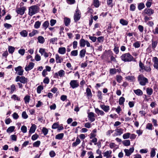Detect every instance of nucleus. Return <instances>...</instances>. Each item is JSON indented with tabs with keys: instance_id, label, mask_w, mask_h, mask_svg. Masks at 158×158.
<instances>
[{
	"instance_id": "obj_1",
	"label": "nucleus",
	"mask_w": 158,
	"mask_h": 158,
	"mask_svg": "<svg viewBox=\"0 0 158 158\" xmlns=\"http://www.w3.org/2000/svg\"><path fill=\"white\" fill-rule=\"evenodd\" d=\"M120 57L122 60L125 62L134 61L133 57L129 53L123 54Z\"/></svg>"
},
{
	"instance_id": "obj_2",
	"label": "nucleus",
	"mask_w": 158,
	"mask_h": 158,
	"mask_svg": "<svg viewBox=\"0 0 158 158\" xmlns=\"http://www.w3.org/2000/svg\"><path fill=\"white\" fill-rule=\"evenodd\" d=\"M39 9V6L37 5L31 6L29 9V15L31 16H32L37 13Z\"/></svg>"
},
{
	"instance_id": "obj_3",
	"label": "nucleus",
	"mask_w": 158,
	"mask_h": 158,
	"mask_svg": "<svg viewBox=\"0 0 158 158\" xmlns=\"http://www.w3.org/2000/svg\"><path fill=\"white\" fill-rule=\"evenodd\" d=\"M138 81L140 84L142 85H144L148 82V79L143 75H139L138 77Z\"/></svg>"
},
{
	"instance_id": "obj_4",
	"label": "nucleus",
	"mask_w": 158,
	"mask_h": 158,
	"mask_svg": "<svg viewBox=\"0 0 158 158\" xmlns=\"http://www.w3.org/2000/svg\"><path fill=\"white\" fill-rule=\"evenodd\" d=\"M80 46L81 47H84L86 44V46L88 47L91 46V45L89 42L87 40H85L84 39H81L79 41Z\"/></svg>"
},
{
	"instance_id": "obj_5",
	"label": "nucleus",
	"mask_w": 158,
	"mask_h": 158,
	"mask_svg": "<svg viewBox=\"0 0 158 158\" xmlns=\"http://www.w3.org/2000/svg\"><path fill=\"white\" fill-rule=\"evenodd\" d=\"M15 81L16 82L19 81L22 83L25 84L27 82V79L24 76L20 77L18 76L16 78Z\"/></svg>"
},
{
	"instance_id": "obj_6",
	"label": "nucleus",
	"mask_w": 158,
	"mask_h": 158,
	"mask_svg": "<svg viewBox=\"0 0 158 158\" xmlns=\"http://www.w3.org/2000/svg\"><path fill=\"white\" fill-rule=\"evenodd\" d=\"M81 17V14L80 10L77 9L76 10V12L74 16V19L75 22L78 21Z\"/></svg>"
},
{
	"instance_id": "obj_7",
	"label": "nucleus",
	"mask_w": 158,
	"mask_h": 158,
	"mask_svg": "<svg viewBox=\"0 0 158 158\" xmlns=\"http://www.w3.org/2000/svg\"><path fill=\"white\" fill-rule=\"evenodd\" d=\"M26 10V8L25 7L22 6L20 8H17L16 12L18 14L22 15L24 14Z\"/></svg>"
},
{
	"instance_id": "obj_8",
	"label": "nucleus",
	"mask_w": 158,
	"mask_h": 158,
	"mask_svg": "<svg viewBox=\"0 0 158 158\" xmlns=\"http://www.w3.org/2000/svg\"><path fill=\"white\" fill-rule=\"evenodd\" d=\"M69 84L70 86L73 89L77 88L79 86V83L77 80H71Z\"/></svg>"
},
{
	"instance_id": "obj_9",
	"label": "nucleus",
	"mask_w": 158,
	"mask_h": 158,
	"mask_svg": "<svg viewBox=\"0 0 158 158\" xmlns=\"http://www.w3.org/2000/svg\"><path fill=\"white\" fill-rule=\"evenodd\" d=\"M15 69L16 71V73L17 75H22L23 74V70L22 69V67L21 66H19L15 68Z\"/></svg>"
},
{
	"instance_id": "obj_10",
	"label": "nucleus",
	"mask_w": 158,
	"mask_h": 158,
	"mask_svg": "<svg viewBox=\"0 0 158 158\" xmlns=\"http://www.w3.org/2000/svg\"><path fill=\"white\" fill-rule=\"evenodd\" d=\"M134 147L131 148L129 149H125L124 151L125 153V155L127 156H129L133 153L134 151Z\"/></svg>"
},
{
	"instance_id": "obj_11",
	"label": "nucleus",
	"mask_w": 158,
	"mask_h": 158,
	"mask_svg": "<svg viewBox=\"0 0 158 158\" xmlns=\"http://www.w3.org/2000/svg\"><path fill=\"white\" fill-rule=\"evenodd\" d=\"M144 12L148 15L151 16L154 13V10L151 8H146L144 10Z\"/></svg>"
},
{
	"instance_id": "obj_12",
	"label": "nucleus",
	"mask_w": 158,
	"mask_h": 158,
	"mask_svg": "<svg viewBox=\"0 0 158 158\" xmlns=\"http://www.w3.org/2000/svg\"><path fill=\"white\" fill-rule=\"evenodd\" d=\"M88 118L90 121L91 122H94L95 119L94 118V113L90 112L88 114Z\"/></svg>"
},
{
	"instance_id": "obj_13",
	"label": "nucleus",
	"mask_w": 158,
	"mask_h": 158,
	"mask_svg": "<svg viewBox=\"0 0 158 158\" xmlns=\"http://www.w3.org/2000/svg\"><path fill=\"white\" fill-rule=\"evenodd\" d=\"M153 61L154 62V67L158 70V58L155 57L153 59Z\"/></svg>"
},
{
	"instance_id": "obj_14",
	"label": "nucleus",
	"mask_w": 158,
	"mask_h": 158,
	"mask_svg": "<svg viewBox=\"0 0 158 158\" xmlns=\"http://www.w3.org/2000/svg\"><path fill=\"white\" fill-rule=\"evenodd\" d=\"M112 153V151H107L104 152L103 153V156L106 157V158H109L111 157V155Z\"/></svg>"
},
{
	"instance_id": "obj_15",
	"label": "nucleus",
	"mask_w": 158,
	"mask_h": 158,
	"mask_svg": "<svg viewBox=\"0 0 158 158\" xmlns=\"http://www.w3.org/2000/svg\"><path fill=\"white\" fill-rule=\"evenodd\" d=\"M34 65V64L33 63L30 62L27 66L25 67V69L26 71H28L31 69L33 68Z\"/></svg>"
},
{
	"instance_id": "obj_16",
	"label": "nucleus",
	"mask_w": 158,
	"mask_h": 158,
	"mask_svg": "<svg viewBox=\"0 0 158 158\" xmlns=\"http://www.w3.org/2000/svg\"><path fill=\"white\" fill-rule=\"evenodd\" d=\"M56 63H61L63 60V58L59 56L58 54H56Z\"/></svg>"
},
{
	"instance_id": "obj_17",
	"label": "nucleus",
	"mask_w": 158,
	"mask_h": 158,
	"mask_svg": "<svg viewBox=\"0 0 158 158\" xmlns=\"http://www.w3.org/2000/svg\"><path fill=\"white\" fill-rule=\"evenodd\" d=\"M100 107L105 112H108L110 110V107L108 106L105 105H101Z\"/></svg>"
},
{
	"instance_id": "obj_18",
	"label": "nucleus",
	"mask_w": 158,
	"mask_h": 158,
	"mask_svg": "<svg viewBox=\"0 0 158 158\" xmlns=\"http://www.w3.org/2000/svg\"><path fill=\"white\" fill-rule=\"evenodd\" d=\"M123 130L122 128L117 129L115 130L116 133L115 134L116 136L120 135L123 133Z\"/></svg>"
},
{
	"instance_id": "obj_19",
	"label": "nucleus",
	"mask_w": 158,
	"mask_h": 158,
	"mask_svg": "<svg viewBox=\"0 0 158 158\" xmlns=\"http://www.w3.org/2000/svg\"><path fill=\"white\" fill-rule=\"evenodd\" d=\"M36 128V125L35 124H32L30 128V130L29 131V133H34L35 132Z\"/></svg>"
},
{
	"instance_id": "obj_20",
	"label": "nucleus",
	"mask_w": 158,
	"mask_h": 158,
	"mask_svg": "<svg viewBox=\"0 0 158 158\" xmlns=\"http://www.w3.org/2000/svg\"><path fill=\"white\" fill-rule=\"evenodd\" d=\"M95 110L98 115L99 114L101 115H104L105 114V113L102 110H99L98 108H95Z\"/></svg>"
},
{
	"instance_id": "obj_21",
	"label": "nucleus",
	"mask_w": 158,
	"mask_h": 158,
	"mask_svg": "<svg viewBox=\"0 0 158 158\" xmlns=\"http://www.w3.org/2000/svg\"><path fill=\"white\" fill-rule=\"evenodd\" d=\"M66 48L64 47L60 48H59L58 52L61 54H64L66 52Z\"/></svg>"
},
{
	"instance_id": "obj_22",
	"label": "nucleus",
	"mask_w": 158,
	"mask_h": 158,
	"mask_svg": "<svg viewBox=\"0 0 158 158\" xmlns=\"http://www.w3.org/2000/svg\"><path fill=\"white\" fill-rule=\"evenodd\" d=\"M134 92L136 95L139 96H141L143 94L142 91L139 89L136 90H134Z\"/></svg>"
},
{
	"instance_id": "obj_23",
	"label": "nucleus",
	"mask_w": 158,
	"mask_h": 158,
	"mask_svg": "<svg viewBox=\"0 0 158 158\" xmlns=\"http://www.w3.org/2000/svg\"><path fill=\"white\" fill-rule=\"evenodd\" d=\"M81 142V140L78 137H77L76 141L72 144V146L76 147Z\"/></svg>"
},
{
	"instance_id": "obj_24",
	"label": "nucleus",
	"mask_w": 158,
	"mask_h": 158,
	"mask_svg": "<svg viewBox=\"0 0 158 158\" xmlns=\"http://www.w3.org/2000/svg\"><path fill=\"white\" fill-rule=\"evenodd\" d=\"M38 42L40 44H43L45 42V39L44 37L42 36H39L38 37Z\"/></svg>"
},
{
	"instance_id": "obj_25",
	"label": "nucleus",
	"mask_w": 158,
	"mask_h": 158,
	"mask_svg": "<svg viewBox=\"0 0 158 158\" xmlns=\"http://www.w3.org/2000/svg\"><path fill=\"white\" fill-rule=\"evenodd\" d=\"M15 50L14 47L9 46L8 47V51L10 53L12 54L14 52Z\"/></svg>"
},
{
	"instance_id": "obj_26",
	"label": "nucleus",
	"mask_w": 158,
	"mask_h": 158,
	"mask_svg": "<svg viewBox=\"0 0 158 158\" xmlns=\"http://www.w3.org/2000/svg\"><path fill=\"white\" fill-rule=\"evenodd\" d=\"M86 93L87 97H91L92 96V94L90 89L87 88L86 89Z\"/></svg>"
},
{
	"instance_id": "obj_27",
	"label": "nucleus",
	"mask_w": 158,
	"mask_h": 158,
	"mask_svg": "<svg viewBox=\"0 0 158 158\" xmlns=\"http://www.w3.org/2000/svg\"><path fill=\"white\" fill-rule=\"evenodd\" d=\"M70 20L69 18H65L64 19V23L66 26H68L70 24Z\"/></svg>"
},
{
	"instance_id": "obj_28",
	"label": "nucleus",
	"mask_w": 158,
	"mask_h": 158,
	"mask_svg": "<svg viewBox=\"0 0 158 158\" xmlns=\"http://www.w3.org/2000/svg\"><path fill=\"white\" fill-rule=\"evenodd\" d=\"M20 35L23 37H26L28 33L26 30H24L21 31L20 32Z\"/></svg>"
},
{
	"instance_id": "obj_29",
	"label": "nucleus",
	"mask_w": 158,
	"mask_h": 158,
	"mask_svg": "<svg viewBox=\"0 0 158 158\" xmlns=\"http://www.w3.org/2000/svg\"><path fill=\"white\" fill-rule=\"evenodd\" d=\"M93 4L96 8L100 6V2L98 0H94Z\"/></svg>"
},
{
	"instance_id": "obj_30",
	"label": "nucleus",
	"mask_w": 158,
	"mask_h": 158,
	"mask_svg": "<svg viewBox=\"0 0 158 158\" xmlns=\"http://www.w3.org/2000/svg\"><path fill=\"white\" fill-rule=\"evenodd\" d=\"M64 135L63 133H60L56 136L55 138L56 139H62Z\"/></svg>"
},
{
	"instance_id": "obj_31",
	"label": "nucleus",
	"mask_w": 158,
	"mask_h": 158,
	"mask_svg": "<svg viewBox=\"0 0 158 158\" xmlns=\"http://www.w3.org/2000/svg\"><path fill=\"white\" fill-rule=\"evenodd\" d=\"M120 23L123 25H127L128 23V22L123 19H121L120 20Z\"/></svg>"
},
{
	"instance_id": "obj_32",
	"label": "nucleus",
	"mask_w": 158,
	"mask_h": 158,
	"mask_svg": "<svg viewBox=\"0 0 158 158\" xmlns=\"http://www.w3.org/2000/svg\"><path fill=\"white\" fill-rule=\"evenodd\" d=\"M86 53V50L85 49H83L81 50L80 53V56L81 58L84 57Z\"/></svg>"
},
{
	"instance_id": "obj_33",
	"label": "nucleus",
	"mask_w": 158,
	"mask_h": 158,
	"mask_svg": "<svg viewBox=\"0 0 158 158\" xmlns=\"http://www.w3.org/2000/svg\"><path fill=\"white\" fill-rule=\"evenodd\" d=\"M30 100V96L29 95H26L24 98V100L26 104L29 102Z\"/></svg>"
},
{
	"instance_id": "obj_34",
	"label": "nucleus",
	"mask_w": 158,
	"mask_h": 158,
	"mask_svg": "<svg viewBox=\"0 0 158 158\" xmlns=\"http://www.w3.org/2000/svg\"><path fill=\"white\" fill-rule=\"evenodd\" d=\"M38 33V31L37 30H33L32 31V32L29 33V35L30 36L32 37L35 34H37Z\"/></svg>"
},
{
	"instance_id": "obj_35",
	"label": "nucleus",
	"mask_w": 158,
	"mask_h": 158,
	"mask_svg": "<svg viewBox=\"0 0 158 158\" xmlns=\"http://www.w3.org/2000/svg\"><path fill=\"white\" fill-rule=\"evenodd\" d=\"M156 150V149H155V148H152L151 149V157H154L155 155H156V151L155 150Z\"/></svg>"
},
{
	"instance_id": "obj_36",
	"label": "nucleus",
	"mask_w": 158,
	"mask_h": 158,
	"mask_svg": "<svg viewBox=\"0 0 158 158\" xmlns=\"http://www.w3.org/2000/svg\"><path fill=\"white\" fill-rule=\"evenodd\" d=\"M158 43L157 41H154L152 40V48L153 49H154L156 47V46Z\"/></svg>"
},
{
	"instance_id": "obj_37",
	"label": "nucleus",
	"mask_w": 158,
	"mask_h": 158,
	"mask_svg": "<svg viewBox=\"0 0 158 158\" xmlns=\"http://www.w3.org/2000/svg\"><path fill=\"white\" fill-rule=\"evenodd\" d=\"M49 24V23L48 21H46L44 22L42 25V26L45 30L48 27Z\"/></svg>"
},
{
	"instance_id": "obj_38",
	"label": "nucleus",
	"mask_w": 158,
	"mask_h": 158,
	"mask_svg": "<svg viewBox=\"0 0 158 158\" xmlns=\"http://www.w3.org/2000/svg\"><path fill=\"white\" fill-rule=\"evenodd\" d=\"M15 129L14 126H10L6 130V131L8 133H10L12 132Z\"/></svg>"
},
{
	"instance_id": "obj_39",
	"label": "nucleus",
	"mask_w": 158,
	"mask_h": 158,
	"mask_svg": "<svg viewBox=\"0 0 158 158\" xmlns=\"http://www.w3.org/2000/svg\"><path fill=\"white\" fill-rule=\"evenodd\" d=\"M41 23L39 21H36L34 24V28L35 29L39 28L40 26Z\"/></svg>"
},
{
	"instance_id": "obj_40",
	"label": "nucleus",
	"mask_w": 158,
	"mask_h": 158,
	"mask_svg": "<svg viewBox=\"0 0 158 158\" xmlns=\"http://www.w3.org/2000/svg\"><path fill=\"white\" fill-rule=\"evenodd\" d=\"M44 89V87L43 86L41 85L39 86L37 88V91L38 94H40L41 92V90H43Z\"/></svg>"
},
{
	"instance_id": "obj_41",
	"label": "nucleus",
	"mask_w": 158,
	"mask_h": 158,
	"mask_svg": "<svg viewBox=\"0 0 158 158\" xmlns=\"http://www.w3.org/2000/svg\"><path fill=\"white\" fill-rule=\"evenodd\" d=\"M145 7V5L143 3H140L138 5V9L139 10H141Z\"/></svg>"
},
{
	"instance_id": "obj_42",
	"label": "nucleus",
	"mask_w": 158,
	"mask_h": 158,
	"mask_svg": "<svg viewBox=\"0 0 158 158\" xmlns=\"http://www.w3.org/2000/svg\"><path fill=\"white\" fill-rule=\"evenodd\" d=\"M58 74L60 77H63L65 74V72L63 70H61L58 72Z\"/></svg>"
},
{
	"instance_id": "obj_43",
	"label": "nucleus",
	"mask_w": 158,
	"mask_h": 158,
	"mask_svg": "<svg viewBox=\"0 0 158 158\" xmlns=\"http://www.w3.org/2000/svg\"><path fill=\"white\" fill-rule=\"evenodd\" d=\"M116 79L117 81L120 83L123 80V77L120 75H117L116 76Z\"/></svg>"
},
{
	"instance_id": "obj_44",
	"label": "nucleus",
	"mask_w": 158,
	"mask_h": 158,
	"mask_svg": "<svg viewBox=\"0 0 158 158\" xmlns=\"http://www.w3.org/2000/svg\"><path fill=\"white\" fill-rule=\"evenodd\" d=\"M146 92L148 95H151L153 93V90L152 88H148L147 89Z\"/></svg>"
},
{
	"instance_id": "obj_45",
	"label": "nucleus",
	"mask_w": 158,
	"mask_h": 158,
	"mask_svg": "<svg viewBox=\"0 0 158 158\" xmlns=\"http://www.w3.org/2000/svg\"><path fill=\"white\" fill-rule=\"evenodd\" d=\"M130 135L131 133H125L123 135V138L124 139H128L130 137Z\"/></svg>"
},
{
	"instance_id": "obj_46",
	"label": "nucleus",
	"mask_w": 158,
	"mask_h": 158,
	"mask_svg": "<svg viewBox=\"0 0 158 158\" xmlns=\"http://www.w3.org/2000/svg\"><path fill=\"white\" fill-rule=\"evenodd\" d=\"M125 100V98L123 97H121L119 100V104L120 105H122L123 104Z\"/></svg>"
},
{
	"instance_id": "obj_47",
	"label": "nucleus",
	"mask_w": 158,
	"mask_h": 158,
	"mask_svg": "<svg viewBox=\"0 0 158 158\" xmlns=\"http://www.w3.org/2000/svg\"><path fill=\"white\" fill-rule=\"evenodd\" d=\"M123 144L125 146H128L130 144V142L129 140H126L123 142Z\"/></svg>"
},
{
	"instance_id": "obj_48",
	"label": "nucleus",
	"mask_w": 158,
	"mask_h": 158,
	"mask_svg": "<svg viewBox=\"0 0 158 158\" xmlns=\"http://www.w3.org/2000/svg\"><path fill=\"white\" fill-rule=\"evenodd\" d=\"M57 40V38L55 37L54 38H52L50 40V43L52 44H55V42H56Z\"/></svg>"
},
{
	"instance_id": "obj_49",
	"label": "nucleus",
	"mask_w": 158,
	"mask_h": 158,
	"mask_svg": "<svg viewBox=\"0 0 158 158\" xmlns=\"http://www.w3.org/2000/svg\"><path fill=\"white\" fill-rule=\"evenodd\" d=\"M89 39L90 40L93 42H95L97 39V37L95 36H93L89 35Z\"/></svg>"
},
{
	"instance_id": "obj_50",
	"label": "nucleus",
	"mask_w": 158,
	"mask_h": 158,
	"mask_svg": "<svg viewBox=\"0 0 158 158\" xmlns=\"http://www.w3.org/2000/svg\"><path fill=\"white\" fill-rule=\"evenodd\" d=\"M11 98L12 99H13L15 100H17V101H20V98L19 97L17 96L16 95L14 94L13 95L12 97Z\"/></svg>"
},
{
	"instance_id": "obj_51",
	"label": "nucleus",
	"mask_w": 158,
	"mask_h": 158,
	"mask_svg": "<svg viewBox=\"0 0 158 158\" xmlns=\"http://www.w3.org/2000/svg\"><path fill=\"white\" fill-rule=\"evenodd\" d=\"M140 43L139 41H136L133 44V46L135 48H138L140 46Z\"/></svg>"
},
{
	"instance_id": "obj_52",
	"label": "nucleus",
	"mask_w": 158,
	"mask_h": 158,
	"mask_svg": "<svg viewBox=\"0 0 158 158\" xmlns=\"http://www.w3.org/2000/svg\"><path fill=\"white\" fill-rule=\"evenodd\" d=\"M102 93L101 91L100 90L98 91L97 93V96L98 98L101 100L102 98Z\"/></svg>"
},
{
	"instance_id": "obj_53",
	"label": "nucleus",
	"mask_w": 158,
	"mask_h": 158,
	"mask_svg": "<svg viewBox=\"0 0 158 158\" xmlns=\"http://www.w3.org/2000/svg\"><path fill=\"white\" fill-rule=\"evenodd\" d=\"M42 132L44 134V135H45L47 134L48 132V130L46 128L44 127L42 129Z\"/></svg>"
},
{
	"instance_id": "obj_54",
	"label": "nucleus",
	"mask_w": 158,
	"mask_h": 158,
	"mask_svg": "<svg viewBox=\"0 0 158 158\" xmlns=\"http://www.w3.org/2000/svg\"><path fill=\"white\" fill-rule=\"evenodd\" d=\"M21 130L23 133H25L27 131V128L25 126H23L21 127Z\"/></svg>"
},
{
	"instance_id": "obj_55",
	"label": "nucleus",
	"mask_w": 158,
	"mask_h": 158,
	"mask_svg": "<svg viewBox=\"0 0 158 158\" xmlns=\"http://www.w3.org/2000/svg\"><path fill=\"white\" fill-rule=\"evenodd\" d=\"M40 141H37L33 143V146L34 147H38L40 145Z\"/></svg>"
},
{
	"instance_id": "obj_56",
	"label": "nucleus",
	"mask_w": 158,
	"mask_h": 158,
	"mask_svg": "<svg viewBox=\"0 0 158 158\" xmlns=\"http://www.w3.org/2000/svg\"><path fill=\"white\" fill-rule=\"evenodd\" d=\"M98 41L99 43H102L103 42L104 38L103 36H101L98 37L97 38Z\"/></svg>"
},
{
	"instance_id": "obj_57",
	"label": "nucleus",
	"mask_w": 158,
	"mask_h": 158,
	"mask_svg": "<svg viewBox=\"0 0 158 158\" xmlns=\"http://www.w3.org/2000/svg\"><path fill=\"white\" fill-rule=\"evenodd\" d=\"M71 54L72 56H76L77 55L78 51L77 50H75L72 51L71 52Z\"/></svg>"
},
{
	"instance_id": "obj_58",
	"label": "nucleus",
	"mask_w": 158,
	"mask_h": 158,
	"mask_svg": "<svg viewBox=\"0 0 158 158\" xmlns=\"http://www.w3.org/2000/svg\"><path fill=\"white\" fill-rule=\"evenodd\" d=\"M126 78L128 80H131L132 81H133L135 79L134 77L133 76H128L126 77Z\"/></svg>"
},
{
	"instance_id": "obj_59",
	"label": "nucleus",
	"mask_w": 158,
	"mask_h": 158,
	"mask_svg": "<svg viewBox=\"0 0 158 158\" xmlns=\"http://www.w3.org/2000/svg\"><path fill=\"white\" fill-rule=\"evenodd\" d=\"M22 117L24 119H26L28 118V115L25 111H23L22 113Z\"/></svg>"
},
{
	"instance_id": "obj_60",
	"label": "nucleus",
	"mask_w": 158,
	"mask_h": 158,
	"mask_svg": "<svg viewBox=\"0 0 158 158\" xmlns=\"http://www.w3.org/2000/svg\"><path fill=\"white\" fill-rule=\"evenodd\" d=\"M12 117L14 119H17L18 118L19 116L17 113L15 112L12 114Z\"/></svg>"
},
{
	"instance_id": "obj_61",
	"label": "nucleus",
	"mask_w": 158,
	"mask_h": 158,
	"mask_svg": "<svg viewBox=\"0 0 158 158\" xmlns=\"http://www.w3.org/2000/svg\"><path fill=\"white\" fill-rule=\"evenodd\" d=\"M25 52V50L24 49H20L18 51V52L21 55L23 56L24 55Z\"/></svg>"
},
{
	"instance_id": "obj_62",
	"label": "nucleus",
	"mask_w": 158,
	"mask_h": 158,
	"mask_svg": "<svg viewBox=\"0 0 158 158\" xmlns=\"http://www.w3.org/2000/svg\"><path fill=\"white\" fill-rule=\"evenodd\" d=\"M4 26L7 29H9L10 28L12 27V26L11 24L7 23H4Z\"/></svg>"
},
{
	"instance_id": "obj_63",
	"label": "nucleus",
	"mask_w": 158,
	"mask_h": 158,
	"mask_svg": "<svg viewBox=\"0 0 158 158\" xmlns=\"http://www.w3.org/2000/svg\"><path fill=\"white\" fill-rule=\"evenodd\" d=\"M116 69H110V74H115L116 73Z\"/></svg>"
},
{
	"instance_id": "obj_64",
	"label": "nucleus",
	"mask_w": 158,
	"mask_h": 158,
	"mask_svg": "<svg viewBox=\"0 0 158 158\" xmlns=\"http://www.w3.org/2000/svg\"><path fill=\"white\" fill-rule=\"evenodd\" d=\"M73 49H76L77 47V45L78 44L77 42L75 40L73 42Z\"/></svg>"
}]
</instances>
